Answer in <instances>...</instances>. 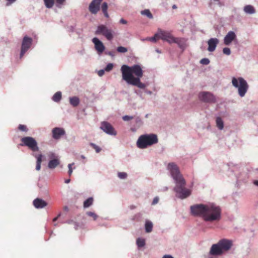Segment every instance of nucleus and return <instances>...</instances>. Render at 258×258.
<instances>
[{"instance_id":"1","label":"nucleus","mask_w":258,"mask_h":258,"mask_svg":"<svg viewBox=\"0 0 258 258\" xmlns=\"http://www.w3.org/2000/svg\"><path fill=\"white\" fill-rule=\"evenodd\" d=\"M190 210L192 215L200 217L205 222H218L221 219V208L213 203L195 204L190 206Z\"/></svg>"},{"instance_id":"2","label":"nucleus","mask_w":258,"mask_h":258,"mask_svg":"<svg viewBox=\"0 0 258 258\" xmlns=\"http://www.w3.org/2000/svg\"><path fill=\"white\" fill-rule=\"evenodd\" d=\"M167 169L169 171L175 184L173 190L176 194V197L181 200L189 197L191 191L185 187L186 181L180 173L178 166L174 162H170L167 165Z\"/></svg>"},{"instance_id":"3","label":"nucleus","mask_w":258,"mask_h":258,"mask_svg":"<svg viewBox=\"0 0 258 258\" xmlns=\"http://www.w3.org/2000/svg\"><path fill=\"white\" fill-rule=\"evenodd\" d=\"M122 79L128 84L138 87L140 89H145L146 85L141 82V79L143 76V71L140 64H134L128 66L123 64L120 68Z\"/></svg>"},{"instance_id":"4","label":"nucleus","mask_w":258,"mask_h":258,"mask_svg":"<svg viewBox=\"0 0 258 258\" xmlns=\"http://www.w3.org/2000/svg\"><path fill=\"white\" fill-rule=\"evenodd\" d=\"M158 142V138L156 134H145L139 137L137 141V146L139 149H144L157 144Z\"/></svg>"},{"instance_id":"5","label":"nucleus","mask_w":258,"mask_h":258,"mask_svg":"<svg viewBox=\"0 0 258 258\" xmlns=\"http://www.w3.org/2000/svg\"><path fill=\"white\" fill-rule=\"evenodd\" d=\"M232 84L234 87L238 89L239 95L241 97H244L248 89V85L246 80L242 77H233Z\"/></svg>"},{"instance_id":"6","label":"nucleus","mask_w":258,"mask_h":258,"mask_svg":"<svg viewBox=\"0 0 258 258\" xmlns=\"http://www.w3.org/2000/svg\"><path fill=\"white\" fill-rule=\"evenodd\" d=\"M21 143L20 144L21 146L27 147L33 152L39 151L38 143L35 138L31 137H24L21 139Z\"/></svg>"},{"instance_id":"7","label":"nucleus","mask_w":258,"mask_h":258,"mask_svg":"<svg viewBox=\"0 0 258 258\" xmlns=\"http://www.w3.org/2000/svg\"><path fill=\"white\" fill-rule=\"evenodd\" d=\"M95 34L97 35H102L108 40H111L113 38V31L103 24L99 25L95 31Z\"/></svg>"},{"instance_id":"8","label":"nucleus","mask_w":258,"mask_h":258,"mask_svg":"<svg viewBox=\"0 0 258 258\" xmlns=\"http://www.w3.org/2000/svg\"><path fill=\"white\" fill-rule=\"evenodd\" d=\"M199 99L202 102L213 104L216 102L215 96L211 92L202 91L198 94Z\"/></svg>"},{"instance_id":"9","label":"nucleus","mask_w":258,"mask_h":258,"mask_svg":"<svg viewBox=\"0 0 258 258\" xmlns=\"http://www.w3.org/2000/svg\"><path fill=\"white\" fill-rule=\"evenodd\" d=\"M33 40L32 38L25 35L23 38L21 50L20 53V58H21L26 53V52L31 48L33 44Z\"/></svg>"},{"instance_id":"10","label":"nucleus","mask_w":258,"mask_h":258,"mask_svg":"<svg viewBox=\"0 0 258 258\" xmlns=\"http://www.w3.org/2000/svg\"><path fill=\"white\" fill-rule=\"evenodd\" d=\"M100 128L109 135L115 136L117 134L112 125L107 121L101 122Z\"/></svg>"},{"instance_id":"11","label":"nucleus","mask_w":258,"mask_h":258,"mask_svg":"<svg viewBox=\"0 0 258 258\" xmlns=\"http://www.w3.org/2000/svg\"><path fill=\"white\" fill-rule=\"evenodd\" d=\"M222 253L229 250L232 246V240L223 238L218 242Z\"/></svg>"},{"instance_id":"12","label":"nucleus","mask_w":258,"mask_h":258,"mask_svg":"<svg viewBox=\"0 0 258 258\" xmlns=\"http://www.w3.org/2000/svg\"><path fill=\"white\" fill-rule=\"evenodd\" d=\"M94 44V47L97 53L100 55L104 51L105 47L102 42L97 37H94L92 40Z\"/></svg>"},{"instance_id":"13","label":"nucleus","mask_w":258,"mask_h":258,"mask_svg":"<svg viewBox=\"0 0 258 258\" xmlns=\"http://www.w3.org/2000/svg\"><path fill=\"white\" fill-rule=\"evenodd\" d=\"M52 138L55 140L59 139L61 136L66 134L65 130L59 127H56L52 130Z\"/></svg>"},{"instance_id":"14","label":"nucleus","mask_w":258,"mask_h":258,"mask_svg":"<svg viewBox=\"0 0 258 258\" xmlns=\"http://www.w3.org/2000/svg\"><path fill=\"white\" fill-rule=\"evenodd\" d=\"M236 39V35L234 31H230L224 38V43L226 45H230L233 41Z\"/></svg>"},{"instance_id":"15","label":"nucleus","mask_w":258,"mask_h":258,"mask_svg":"<svg viewBox=\"0 0 258 258\" xmlns=\"http://www.w3.org/2000/svg\"><path fill=\"white\" fill-rule=\"evenodd\" d=\"M101 2L93 0L89 6V10L92 14H96L100 10Z\"/></svg>"},{"instance_id":"16","label":"nucleus","mask_w":258,"mask_h":258,"mask_svg":"<svg viewBox=\"0 0 258 258\" xmlns=\"http://www.w3.org/2000/svg\"><path fill=\"white\" fill-rule=\"evenodd\" d=\"M219 42V39L217 38H211L209 39L207 41L208 45L207 50L209 52H213L215 50Z\"/></svg>"},{"instance_id":"17","label":"nucleus","mask_w":258,"mask_h":258,"mask_svg":"<svg viewBox=\"0 0 258 258\" xmlns=\"http://www.w3.org/2000/svg\"><path fill=\"white\" fill-rule=\"evenodd\" d=\"M222 251H221L218 243L214 244L212 245L209 254L211 255L217 256L222 254Z\"/></svg>"},{"instance_id":"18","label":"nucleus","mask_w":258,"mask_h":258,"mask_svg":"<svg viewBox=\"0 0 258 258\" xmlns=\"http://www.w3.org/2000/svg\"><path fill=\"white\" fill-rule=\"evenodd\" d=\"M171 35V32L169 31H163L161 29H159L158 32L156 33V36H158V38L161 39L164 41H166Z\"/></svg>"},{"instance_id":"19","label":"nucleus","mask_w":258,"mask_h":258,"mask_svg":"<svg viewBox=\"0 0 258 258\" xmlns=\"http://www.w3.org/2000/svg\"><path fill=\"white\" fill-rule=\"evenodd\" d=\"M33 204L34 206L36 209H42L46 206L47 205V203L46 201L40 198L35 199L33 201Z\"/></svg>"},{"instance_id":"20","label":"nucleus","mask_w":258,"mask_h":258,"mask_svg":"<svg viewBox=\"0 0 258 258\" xmlns=\"http://www.w3.org/2000/svg\"><path fill=\"white\" fill-rule=\"evenodd\" d=\"M32 155L36 159V170L39 171L41 168V164L42 161L43 155L41 154L37 155L36 154L33 153Z\"/></svg>"},{"instance_id":"21","label":"nucleus","mask_w":258,"mask_h":258,"mask_svg":"<svg viewBox=\"0 0 258 258\" xmlns=\"http://www.w3.org/2000/svg\"><path fill=\"white\" fill-rule=\"evenodd\" d=\"M60 164L59 159H52L49 160L48 163V168L50 169L55 168Z\"/></svg>"},{"instance_id":"22","label":"nucleus","mask_w":258,"mask_h":258,"mask_svg":"<svg viewBox=\"0 0 258 258\" xmlns=\"http://www.w3.org/2000/svg\"><path fill=\"white\" fill-rule=\"evenodd\" d=\"M243 11L246 14L252 15L255 13L256 11L253 6L250 5H247L244 7Z\"/></svg>"},{"instance_id":"23","label":"nucleus","mask_w":258,"mask_h":258,"mask_svg":"<svg viewBox=\"0 0 258 258\" xmlns=\"http://www.w3.org/2000/svg\"><path fill=\"white\" fill-rule=\"evenodd\" d=\"M175 43H176L182 50H184L186 47L185 40L184 38H176Z\"/></svg>"},{"instance_id":"24","label":"nucleus","mask_w":258,"mask_h":258,"mask_svg":"<svg viewBox=\"0 0 258 258\" xmlns=\"http://www.w3.org/2000/svg\"><path fill=\"white\" fill-rule=\"evenodd\" d=\"M69 101L70 104L73 107L78 106L80 102V99L77 96L70 97L69 98Z\"/></svg>"},{"instance_id":"25","label":"nucleus","mask_w":258,"mask_h":258,"mask_svg":"<svg viewBox=\"0 0 258 258\" xmlns=\"http://www.w3.org/2000/svg\"><path fill=\"white\" fill-rule=\"evenodd\" d=\"M153 224L152 221L146 220L145 223V230L146 233H150L153 230Z\"/></svg>"},{"instance_id":"26","label":"nucleus","mask_w":258,"mask_h":258,"mask_svg":"<svg viewBox=\"0 0 258 258\" xmlns=\"http://www.w3.org/2000/svg\"><path fill=\"white\" fill-rule=\"evenodd\" d=\"M216 126H217V128L219 130H222L223 129L224 122H223L222 119L221 118V117H220L219 116H217L216 117Z\"/></svg>"},{"instance_id":"27","label":"nucleus","mask_w":258,"mask_h":258,"mask_svg":"<svg viewBox=\"0 0 258 258\" xmlns=\"http://www.w3.org/2000/svg\"><path fill=\"white\" fill-rule=\"evenodd\" d=\"M62 98V93L60 91L56 92L52 97V100L55 102H59Z\"/></svg>"},{"instance_id":"28","label":"nucleus","mask_w":258,"mask_h":258,"mask_svg":"<svg viewBox=\"0 0 258 258\" xmlns=\"http://www.w3.org/2000/svg\"><path fill=\"white\" fill-rule=\"evenodd\" d=\"M93 198L89 197L84 201L83 203V207L84 208H87L92 205L93 203Z\"/></svg>"},{"instance_id":"29","label":"nucleus","mask_w":258,"mask_h":258,"mask_svg":"<svg viewBox=\"0 0 258 258\" xmlns=\"http://www.w3.org/2000/svg\"><path fill=\"white\" fill-rule=\"evenodd\" d=\"M136 244L139 248L143 247L146 244L145 239L143 238L139 237L136 239Z\"/></svg>"},{"instance_id":"30","label":"nucleus","mask_w":258,"mask_h":258,"mask_svg":"<svg viewBox=\"0 0 258 258\" xmlns=\"http://www.w3.org/2000/svg\"><path fill=\"white\" fill-rule=\"evenodd\" d=\"M142 15L147 16L148 18L152 19L153 18V16L149 9H145L141 12Z\"/></svg>"},{"instance_id":"31","label":"nucleus","mask_w":258,"mask_h":258,"mask_svg":"<svg viewBox=\"0 0 258 258\" xmlns=\"http://www.w3.org/2000/svg\"><path fill=\"white\" fill-rule=\"evenodd\" d=\"M135 125L137 128L141 127L143 124V121L140 116H137L135 118Z\"/></svg>"},{"instance_id":"32","label":"nucleus","mask_w":258,"mask_h":258,"mask_svg":"<svg viewBox=\"0 0 258 258\" xmlns=\"http://www.w3.org/2000/svg\"><path fill=\"white\" fill-rule=\"evenodd\" d=\"M133 221L141 222L143 220V214L138 213L135 214L132 218Z\"/></svg>"},{"instance_id":"33","label":"nucleus","mask_w":258,"mask_h":258,"mask_svg":"<svg viewBox=\"0 0 258 258\" xmlns=\"http://www.w3.org/2000/svg\"><path fill=\"white\" fill-rule=\"evenodd\" d=\"M45 7L48 9L51 8L54 4V0H43Z\"/></svg>"},{"instance_id":"34","label":"nucleus","mask_w":258,"mask_h":258,"mask_svg":"<svg viewBox=\"0 0 258 258\" xmlns=\"http://www.w3.org/2000/svg\"><path fill=\"white\" fill-rule=\"evenodd\" d=\"M116 51L119 53H124L127 51V48L122 46H119L116 48Z\"/></svg>"},{"instance_id":"35","label":"nucleus","mask_w":258,"mask_h":258,"mask_svg":"<svg viewBox=\"0 0 258 258\" xmlns=\"http://www.w3.org/2000/svg\"><path fill=\"white\" fill-rule=\"evenodd\" d=\"M117 176L121 179H125L127 178V174L124 172H119L117 173Z\"/></svg>"},{"instance_id":"36","label":"nucleus","mask_w":258,"mask_h":258,"mask_svg":"<svg viewBox=\"0 0 258 258\" xmlns=\"http://www.w3.org/2000/svg\"><path fill=\"white\" fill-rule=\"evenodd\" d=\"M86 215L88 216L92 217L93 218L94 220H96L98 217V216L96 214H95L94 212H91V211L87 212Z\"/></svg>"},{"instance_id":"37","label":"nucleus","mask_w":258,"mask_h":258,"mask_svg":"<svg viewBox=\"0 0 258 258\" xmlns=\"http://www.w3.org/2000/svg\"><path fill=\"white\" fill-rule=\"evenodd\" d=\"M90 146H91L93 149H94L96 152V153H99L101 149L99 146H97L95 144L93 143H90L89 144Z\"/></svg>"},{"instance_id":"38","label":"nucleus","mask_w":258,"mask_h":258,"mask_svg":"<svg viewBox=\"0 0 258 258\" xmlns=\"http://www.w3.org/2000/svg\"><path fill=\"white\" fill-rule=\"evenodd\" d=\"M18 129L24 132H27L28 131V128L27 127L26 125L24 124H19L18 126Z\"/></svg>"},{"instance_id":"39","label":"nucleus","mask_w":258,"mask_h":258,"mask_svg":"<svg viewBox=\"0 0 258 258\" xmlns=\"http://www.w3.org/2000/svg\"><path fill=\"white\" fill-rule=\"evenodd\" d=\"M113 68V64L112 63H108L105 68H104V70L106 72H110L112 70Z\"/></svg>"},{"instance_id":"40","label":"nucleus","mask_w":258,"mask_h":258,"mask_svg":"<svg viewBox=\"0 0 258 258\" xmlns=\"http://www.w3.org/2000/svg\"><path fill=\"white\" fill-rule=\"evenodd\" d=\"M210 62L209 59L207 58H203L200 60V63L204 65H208Z\"/></svg>"},{"instance_id":"41","label":"nucleus","mask_w":258,"mask_h":258,"mask_svg":"<svg viewBox=\"0 0 258 258\" xmlns=\"http://www.w3.org/2000/svg\"><path fill=\"white\" fill-rule=\"evenodd\" d=\"M74 165V163H70V164H69L68 165V168H69V170H68V174L70 176H71L72 174V173H73V168H72V166L73 165Z\"/></svg>"},{"instance_id":"42","label":"nucleus","mask_w":258,"mask_h":258,"mask_svg":"<svg viewBox=\"0 0 258 258\" xmlns=\"http://www.w3.org/2000/svg\"><path fill=\"white\" fill-rule=\"evenodd\" d=\"M176 38L174 37L172 34L169 37L168 39H167L166 41H167L169 43L171 44L173 43H175Z\"/></svg>"},{"instance_id":"43","label":"nucleus","mask_w":258,"mask_h":258,"mask_svg":"<svg viewBox=\"0 0 258 258\" xmlns=\"http://www.w3.org/2000/svg\"><path fill=\"white\" fill-rule=\"evenodd\" d=\"M66 0H56V6L58 8H61V5Z\"/></svg>"},{"instance_id":"44","label":"nucleus","mask_w":258,"mask_h":258,"mask_svg":"<svg viewBox=\"0 0 258 258\" xmlns=\"http://www.w3.org/2000/svg\"><path fill=\"white\" fill-rule=\"evenodd\" d=\"M223 53L226 55H229L231 54L230 49L228 47H224L223 49Z\"/></svg>"},{"instance_id":"45","label":"nucleus","mask_w":258,"mask_h":258,"mask_svg":"<svg viewBox=\"0 0 258 258\" xmlns=\"http://www.w3.org/2000/svg\"><path fill=\"white\" fill-rule=\"evenodd\" d=\"M134 117L133 116H130V115H124L122 116V119L123 120L125 121H128L132 119H133Z\"/></svg>"},{"instance_id":"46","label":"nucleus","mask_w":258,"mask_h":258,"mask_svg":"<svg viewBox=\"0 0 258 258\" xmlns=\"http://www.w3.org/2000/svg\"><path fill=\"white\" fill-rule=\"evenodd\" d=\"M108 5L106 2H103L101 6V9L102 12H105L107 11Z\"/></svg>"},{"instance_id":"47","label":"nucleus","mask_w":258,"mask_h":258,"mask_svg":"<svg viewBox=\"0 0 258 258\" xmlns=\"http://www.w3.org/2000/svg\"><path fill=\"white\" fill-rule=\"evenodd\" d=\"M48 157L50 160L52 159H58V157L55 155V153L51 152L49 154Z\"/></svg>"},{"instance_id":"48","label":"nucleus","mask_w":258,"mask_h":258,"mask_svg":"<svg viewBox=\"0 0 258 258\" xmlns=\"http://www.w3.org/2000/svg\"><path fill=\"white\" fill-rule=\"evenodd\" d=\"M157 39L158 38V36H156V33L154 35L153 37H149V41L156 42Z\"/></svg>"},{"instance_id":"49","label":"nucleus","mask_w":258,"mask_h":258,"mask_svg":"<svg viewBox=\"0 0 258 258\" xmlns=\"http://www.w3.org/2000/svg\"><path fill=\"white\" fill-rule=\"evenodd\" d=\"M159 198L158 197H155L153 199V201L152 202V205H155L157 204L158 203V202H159Z\"/></svg>"},{"instance_id":"50","label":"nucleus","mask_w":258,"mask_h":258,"mask_svg":"<svg viewBox=\"0 0 258 258\" xmlns=\"http://www.w3.org/2000/svg\"><path fill=\"white\" fill-rule=\"evenodd\" d=\"M105 71L104 69H101V70H99L97 72V74L99 77H101L104 74Z\"/></svg>"},{"instance_id":"51","label":"nucleus","mask_w":258,"mask_h":258,"mask_svg":"<svg viewBox=\"0 0 258 258\" xmlns=\"http://www.w3.org/2000/svg\"><path fill=\"white\" fill-rule=\"evenodd\" d=\"M74 224L75 229L76 230H77L78 229V227L80 226L79 223L75 221Z\"/></svg>"},{"instance_id":"52","label":"nucleus","mask_w":258,"mask_h":258,"mask_svg":"<svg viewBox=\"0 0 258 258\" xmlns=\"http://www.w3.org/2000/svg\"><path fill=\"white\" fill-rule=\"evenodd\" d=\"M105 54H107V55H110V56H111L112 57L114 56V54H113L112 51H106L105 52Z\"/></svg>"},{"instance_id":"53","label":"nucleus","mask_w":258,"mask_h":258,"mask_svg":"<svg viewBox=\"0 0 258 258\" xmlns=\"http://www.w3.org/2000/svg\"><path fill=\"white\" fill-rule=\"evenodd\" d=\"M75 221H74L73 220H68L66 221L64 223H67L68 224H72L74 223Z\"/></svg>"},{"instance_id":"54","label":"nucleus","mask_w":258,"mask_h":258,"mask_svg":"<svg viewBox=\"0 0 258 258\" xmlns=\"http://www.w3.org/2000/svg\"><path fill=\"white\" fill-rule=\"evenodd\" d=\"M119 22L122 24H126L127 23V21L123 19H121L119 21Z\"/></svg>"},{"instance_id":"55","label":"nucleus","mask_w":258,"mask_h":258,"mask_svg":"<svg viewBox=\"0 0 258 258\" xmlns=\"http://www.w3.org/2000/svg\"><path fill=\"white\" fill-rule=\"evenodd\" d=\"M162 258H174L170 254H165L164 255Z\"/></svg>"},{"instance_id":"56","label":"nucleus","mask_w":258,"mask_h":258,"mask_svg":"<svg viewBox=\"0 0 258 258\" xmlns=\"http://www.w3.org/2000/svg\"><path fill=\"white\" fill-rule=\"evenodd\" d=\"M168 189V187L167 186H163L161 189L160 190L162 191H165L167 190Z\"/></svg>"},{"instance_id":"57","label":"nucleus","mask_w":258,"mask_h":258,"mask_svg":"<svg viewBox=\"0 0 258 258\" xmlns=\"http://www.w3.org/2000/svg\"><path fill=\"white\" fill-rule=\"evenodd\" d=\"M139 128H137V127L136 126V125H134V127H132L131 128V130L133 132H135L137 131V130Z\"/></svg>"},{"instance_id":"58","label":"nucleus","mask_w":258,"mask_h":258,"mask_svg":"<svg viewBox=\"0 0 258 258\" xmlns=\"http://www.w3.org/2000/svg\"><path fill=\"white\" fill-rule=\"evenodd\" d=\"M60 216H61V213H59L57 217H55V218H53V222H55L56 221H57V219H58V218L59 217H60Z\"/></svg>"},{"instance_id":"59","label":"nucleus","mask_w":258,"mask_h":258,"mask_svg":"<svg viewBox=\"0 0 258 258\" xmlns=\"http://www.w3.org/2000/svg\"><path fill=\"white\" fill-rule=\"evenodd\" d=\"M104 16L106 17V18H108L109 17V15L107 13V11H105V12H102Z\"/></svg>"},{"instance_id":"60","label":"nucleus","mask_w":258,"mask_h":258,"mask_svg":"<svg viewBox=\"0 0 258 258\" xmlns=\"http://www.w3.org/2000/svg\"><path fill=\"white\" fill-rule=\"evenodd\" d=\"M145 93L149 95H151L152 94V92L149 90H146Z\"/></svg>"},{"instance_id":"61","label":"nucleus","mask_w":258,"mask_h":258,"mask_svg":"<svg viewBox=\"0 0 258 258\" xmlns=\"http://www.w3.org/2000/svg\"><path fill=\"white\" fill-rule=\"evenodd\" d=\"M253 183L256 185V186H258V180H255L253 181Z\"/></svg>"},{"instance_id":"62","label":"nucleus","mask_w":258,"mask_h":258,"mask_svg":"<svg viewBox=\"0 0 258 258\" xmlns=\"http://www.w3.org/2000/svg\"><path fill=\"white\" fill-rule=\"evenodd\" d=\"M141 40L142 41H149V37H146L145 38H143V39H141Z\"/></svg>"},{"instance_id":"63","label":"nucleus","mask_w":258,"mask_h":258,"mask_svg":"<svg viewBox=\"0 0 258 258\" xmlns=\"http://www.w3.org/2000/svg\"><path fill=\"white\" fill-rule=\"evenodd\" d=\"M63 210L68 212L69 211V208L68 206H66L63 207Z\"/></svg>"},{"instance_id":"64","label":"nucleus","mask_w":258,"mask_h":258,"mask_svg":"<svg viewBox=\"0 0 258 258\" xmlns=\"http://www.w3.org/2000/svg\"><path fill=\"white\" fill-rule=\"evenodd\" d=\"M70 181H71V179H70V178L67 179H66V180H64V182H65L66 183H70Z\"/></svg>"}]
</instances>
